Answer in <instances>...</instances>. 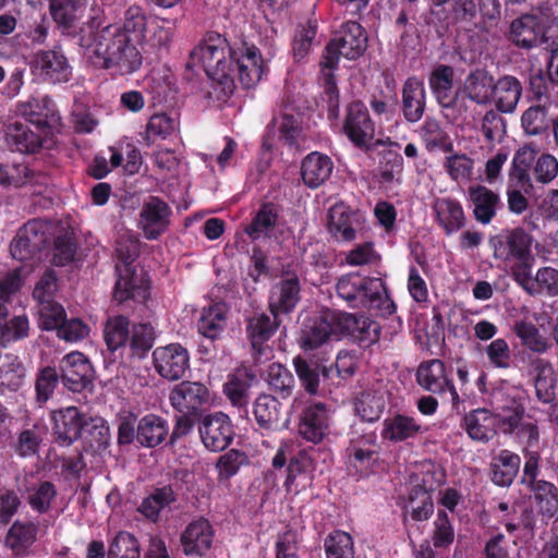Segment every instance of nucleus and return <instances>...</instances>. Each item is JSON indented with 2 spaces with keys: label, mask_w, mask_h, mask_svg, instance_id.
Instances as JSON below:
<instances>
[{
  "label": "nucleus",
  "mask_w": 558,
  "mask_h": 558,
  "mask_svg": "<svg viewBox=\"0 0 558 558\" xmlns=\"http://www.w3.org/2000/svg\"><path fill=\"white\" fill-rule=\"evenodd\" d=\"M191 59L199 63L209 78L206 98L217 106L234 93L235 80L246 89L255 86L265 71L260 50L246 41L230 45L226 36L207 32L192 50Z\"/></svg>",
  "instance_id": "1"
},
{
  "label": "nucleus",
  "mask_w": 558,
  "mask_h": 558,
  "mask_svg": "<svg viewBox=\"0 0 558 558\" xmlns=\"http://www.w3.org/2000/svg\"><path fill=\"white\" fill-rule=\"evenodd\" d=\"M119 25H108L93 32L89 38H82L86 47L93 49L90 56L95 66L113 70L119 75L136 72L143 62V57L136 41L119 34Z\"/></svg>",
  "instance_id": "2"
},
{
  "label": "nucleus",
  "mask_w": 558,
  "mask_h": 558,
  "mask_svg": "<svg viewBox=\"0 0 558 558\" xmlns=\"http://www.w3.org/2000/svg\"><path fill=\"white\" fill-rule=\"evenodd\" d=\"M336 292L351 308L379 310L384 315H391L397 310L380 278L349 272L338 279Z\"/></svg>",
  "instance_id": "3"
},
{
  "label": "nucleus",
  "mask_w": 558,
  "mask_h": 558,
  "mask_svg": "<svg viewBox=\"0 0 558 558\" xmlns=\"http://www.w3.org/2000/svg\"><path fill=\"white\" fill-rule=\"evenodd\" d=\"M492 413L501 434L515 436L527 447L539 442L537 422L526 414L525 398L521 393L502 395Z\"/></svg>",
  "instance_id": "4"
},
{
  "label": "nucleus",
  "mask_w": 558,
  "mask_h": 558,
  "mask_svg": "<svg viewBox=\"0 0 558 558\" xmlns=\"http://www.w3.org/2000/svg\"><path fill=\"white\" fill-rule=\"evenodd\" d=\"M367 45L365 28L356 21H347L328 41L319 64L327 70H337L341 57L357 60L366 51Z\"/></svg>",
  "instance_id": "5"
},
{
  "label": "nucleus",
  "mask_w": 558,
  "mask_h": 558,
  "mask_svg": "<svg viewBox=\"0 0 558 558\" xmlns=\"http://www.w3.org/2000/svg\"><path fill=\"white\" fill-rule=\"evenodd\" d=\"M137 244L131 243L124 246L119 243L117 254L123 266H117L118 278L114 283L112 298L118 304L128 301L145 303L149 298V280L143 274H137L132 267V263L137 256Z\"/></svg>",
  "instance_id": "6"
},
{
  "label": "nucleus",
  "mask_w": 558,
  "mask_h": 558,
  "mask_svg": "<svg viewBox=\"0 0 558 558\" xmlns=\"http://www.w3.org/2000/svg\"><path fill=\"white\" fill-rule=\"evenodd\" d=\"M52 225L44 219H32L19 229L10 244V253L20 262L36 257L52 239Z\"/></svg>",
  "instance_id": "7"
},
{
  "label": "nucleus",
  "mask_w": 558,
  "mask_h": 558,
  "mask_svg": "<svg viewBox=\"0 0 558 558\" xmlns=\"http://www.w3.org/2000/svg\"><path fill=\"white\" fill-rule=\"evenodd\" d=\"M342 133L356 148L371 150V142L375 137V122L363 101L353 100L347 105Z\"/></svg>",
  "instance_id": "8"
},
{
  "label": "nucleus",
  "mask_w": 558,
  "mask_h": 558,
  "mask_svg": "<svg viewBox=\"0 0 558 558\" xmlns=\"http://www.w3.org/2000/svg\"><path fill=\"white\" fill-rule=\"evenodd\" d=\"M434 7L448 5V13L454 23L476 24L496 21L500 17L498 0H429Z\"/></svg>",
  "instance_id": "9"
},
{
  "label": "nucleus",
  "mask_w": 558,
  "mask_h": 558,
  "mask_svg": "<svg viewBox=\"0 0 558 558\" xmlns=\"http://www.w3.org/2000/svg\"><path fill=\"white\" fill-rule=\"evenodd\" d=\"M490 246L494 251V257L502 262L534 260L532 255V235L523 228H513L504 230L501 233L490 238Z\"/></svg>",
  "instance_id": "10"
},
{
  "label": "nucleus",
  "mask_w": 558,
  "mask_h": 558,
  "mask_svg": "<svg viewBox=\"0 0 558 558\" xmlns=\"http://www.w3.org/2000/svg\"><path fill=\"white\" fill-rule=\"evenodd\" d=\"M415 381L424 391L439 397L448 393L452 404L460 402L453 380L449 377L445 363L439 359L421 362L415 372Z\"/></svg>",
  "instance_id": "11"
},
{
  "label": "nucleus",
  "mask_w": 558,
  "mask_h": 558,
  "mask_svg": "<svg viewBox=\"0 0 558 558\" xmlns=\"http://www.w3.org/2000/svg\"><path fill=\"white\" fill-rule=\"evenodd\" d=\"M172 208L159 196H148L138 214L137 227L144 238L154 241L167 232L171 225Z\"/></svg>",
  "instance_id": "12"
},
{
  "label": "nucleus",
  "mask_w": 558,
  "mask_h": 558,
  "mask_svg": "<svg viewBox=\"0 0 558 558\" xmlns=\"http://www.w3.org/2000/svg\"><path fill=\"white\" fill-rule=\"evenodd\" d=\"M338 311L326 310L318 315L306 317L300 330L299 343L304 350H314L338 335Z\"/></svg>",
  "instance_id": "13"
},
{
  "label": "nucleus",
  "mask_w": 558,
  "mask_h": 558,
  "mask_svg": "<svg viewBox=\"0 0 558 558\" xmlns=\"http://www.w3.org/2000/svg\"><path fill=\"white\" fill-rule=\"evenodd\" d=\"M190 353L181 343L173 342L157 347L153 351V365L163 379L175 381L182 379L190 371Z\"/></svg>",
  "instance_id": "14"
},
{
  "label": "nucleus",
  "mask_w": 558,
  "mask_h": 558,
  "mask_svg": "<svg viewBox=\"0 0 558 558\" xmlns=\"http://www.w3.org/2000/svg\"><path fill=\"white\" fill-rule=\"evenodd\" d=\"M337 323L339 337H349L360 348H369L379 340L380 325L368 316L338 311Z\"/></svg>",
  "instance_id": "15"
},
{
  "label": "nucleus",
  "mask_w": 558,
  "mask_h": 558,
  "mask_svg": "<svg viewBox=\"0 0 558 558\" xmlns=\"http://www.w3.org/2000/svg\"><path fill=\"white\" fill-rule=\"evenodd\" d=\"M198 433L205 448L213 452L227 449L235 435L230 417L223 412L205 415L198 424Z\"/></svg>",
  "instance_id": "16"
},
{
  "label": "nucleus",
  "mask_w": 558,
  "mask_h": 558,
  "mask_svg": "<svg viewBox=\"0 0 558 558\" xmlns=\"http://www.w3.org/2000/svg\"><path fill=\"white\" fill-rule=\"evenodd\" d=\"M62 385L72 392H82L93 385L94 368L85 354L73 351L59 362Z\"/></svg>",
  "instance_id": "17"
},
{
  "label": "nucleus",
  "mask_w": 558,
  "mask_h": 558,
  "mask_svg": "<svg viewBox=\"0 0 558 558\" xmlns=\"http://www.w3.org/2000/svg\"><path fill=\"white\" fill-rule=\"evenodd\" d=\"M169 400L179 413L201 416L210 402V391L201 381L183 380L171 389Z\"/></svg>",
  "instance_id": "18"
},
{
  "label": "nucleus",
  "mask_w": 558,
  "mask_h": 558,
  "mask_svg": "<svg viewBox=\"0 0 558 558\" xmlns=\"http://www.w3.org/2000/svg\"><path fill=\"white\" fill-rule=\"evenodd\" d=\"M25 122L47 134L61 125V117L52 98L49 96L32 97L19 106Z\"/></svg>",
  "instance_id": "19"
},
{
  "label": "nucleus",
  "mask_w": 558,
  "mask_h": 558,
  "mask_svg": "<svg viewBox=\"0 0 558 558\" xmlns=\"http://www.w3.org/2000/svg\"><path fill=\"white\" fill-rule=\"evenodd\" d=\"M50 420L56 442L61 447H69L81 438L87 418L78 408L66 407L53 410Z\"/></svg>",
  "instance_id": "20"
},
{
  "label": "nucleus",
  "mask_w": 558,
  "mask_h": 558,
  "mask_svg": "<svg viewBox=\"0 0 558 558\" xmlns=\"http://www.w3.org/2000/svg\"><path fill=\"white\" fill-rule=\"evenodd\" d=\"M256 383L255 372L247 366L236 367L227 377L222 391L241 416L247 415L250 403V389Z\"/></svg>",
  "instance_id": "21"
},
{
  "label": "nucleus",
  "mask_w": 558,
  "mask_h": 558,
  "mask_svg": "<svg viewBox=\"0 0 558 558\" xmlns=\"http://www.w3.org/2000/svg\"><path fill=\"white\" fill-rule=\"evenodd\" d=\"M301 301V284L296 275L282 278L270 290L268 308L277 319L291 314Z\"/></svg>",
  "instance_id": "22"
},
{
  "label": "nucleus",
  "mask_w": 558,
  "mask_h": 558,
  "mask_svg": "<svg viewBox=\"0 0 558 558\" xmlns=\"http://www.w3.org/2000/svg\"><path fill=\"white\" fill-rule=\"evenodd\" d=\"M294 371L304 390L315 396L319 393V386H329L333 379V365H326L318 361L306 360L300 355L293 359Z\"/></svg>",
  "instance_id": "23"
},
{
  "label": "nucleus",
  "mask_w": 558,
  "mask_h": 558,
  "mask_svg": "<svg viewBox=\"0 0 558 558\" xmlns=\"http://www.w3.org/2000/svg\"><path fill=\"white\" fill-rule=\"evenodd\" d=\"M329 411L323 402L307 404L300 416L299 434L303 439L319 444L328 434Z\"/></svg>",
  "instance_id": "24"
},
{
  "label": "nucleus",
  "mask_w": 558,
  "mask_h": 558,
  "mask_svg": "<svg viewBox=\"0 0 558 558\" xmlns=\"http://www.w3.org/2000/svg\"><path fill=\"white\" fill-rule=\"evenodd\" d=\"M544 17L523 14L510 24L509 39L519 48L530 50L543 46Z\"/></svg>",
  "instance_id": "25"
},
{
  "label": "nucleus",
  "mask_w": 558,
  "mask_h": 558,
  "mask_svg": "<svg viewBox=\"0 0 558 558\" xmlns=\"http://www.w3.org/2000/svg\"><path fill=\"white\" fill-rule=\"evenodd\" d=\"M374 447L375 441L371 438L357 437L350 441L347 448L348 469L353 476L363 478L373 473V466L378 460Z\"/></svg>",
  "instance_id": "26"
},
{
  "label": "nucleus",
  "mask_w": 558,
  "mask_h": 558,
  "mask_svg": "<svg viewBox=\"0 0 558 558\" xmlns=\"http://www.w3.org/2000/svg\"><path fill=\"white\" fill-rule=\"evenodd\" d=\"M215 532L208 520H194L181 534L182 550L186 556L202 557L211 548Z\"/></svg>",
  "instance_id": "27"
},
{
  "label": "nucleus",
  "mask_w": 558,
  "mask_h": 558,
  "mask_svg": "<svg viewBox=\"0 0 558 558\" xmlns=\"http://www.w3.org/2000/svg\"><path fill=\"white\" fill-rule=\"evenodd\" d=\"M34 64L40 75L50 83H65L71 78L72 68L60 50L38 51L35 54Z\"/></svg>",
  "instance_id": "28"
},
{
  "label": "nucleus",
  "mask_w": 558,
  "mask_h": 558,
  "mask_svg": "<svg viewBox=\"0 0 558 558\" xmlns=\"http://www.w3.org/2000/svg\"><path fill=\"white\" fill-rule=\"evenodd\" d=\"M426 107L424 82L417 76H410L402 86L401 111L409 123L418 122Z\"/></svg>",
  "instance_id": "29"
},
{
  "label": "nucleus",
  "mask_w": 558,
  "mask_h": 558,
  "mask_svg": "<svg viewBox=\"0 0 558 558\" xmlns=\"http://www.w3.org/2000/svg\"><path fill=\"white\" fill-rule=\"evenodd\" d=\"M521 457L509 450L502 449L495 454L488 465V477L498 487H510L519 474Z\"/></svg>",
  "instance_id": "30"
},
{
  "label": "nucleus",
  "mask_w": 558,
  "mask_h": 558,
  "mask_svg": "<svg viewBox=\"0 0 558 558\" xmlns=\"http://www.w3.org/2000/svg\"><path fill=\"white\" fill-rule=\"evenodd\" d=\"M468 201L473 207L474 219L482 225L490 223L501 206L499 195L482 184L469 186Z\"/></svg>",
  "instance_id": "31"
},
{
  "label": "nucleus",
  "mask_w": 558,
  "mask_h": 558,
  "mask_svg": "<svg viewBox=\"0 0 558 558\" xmlns=\"http://www.w3.org/2000/svg\"><path fill=\"white\" fill-rule=\"evenodd\" d=\"M279 217V205L272 202H265L254 214L251 222L244 227V233L252 242L271 238L278 226Z\"/></svg>",
  "instance_id": "32"
},
{
  "label": "nucleus",
  "mask_w": 558,
  "mask_h": 558,
  "mask_svg": "<svg viewBox=\"0 0 558 558\" xmlns=\"http://www.w3.org/2000/svg\"><path fill=\"white\" fill-rule=\"evenodd\" d=\"M333 170L331 158L319 151H312L301 162V178L310 189H317L329 180Z\"/></svg>",
  "instance_id": "33"
},
{
  "label": "nucleus",
  "mask_w": 558,
  "mask_h": 558,
  "mask_svg": "<svg viewBox=\"0 0 558 558\" xmlns=\"http://www.w3.org/2000/svg\"><path fill=\"white\" fill-rule=\"evenodd\" d=\"M228 314V305L223 302L203 307L197 320V331L210 341L220 339L227 327Z\"/></svg>",
  "instance_id": "34"
},
{
  "label": "nucleus",
  "mask_w": 558,
  "mask_h": 558,
  "mask_svg": "<svg viewBox=\"0 0 558 558\" xmlns=\"http://www.w3.org/2000/svg\"><path fill=\"white\" fill-rule=\"evenodd\" d=\"M462 428L469 437L476 441L488 442L497 434L496 420L492 411L478 408L470 411L463 417Z\"/></svg>",
  "instance_id": "35"
},
{
  "label": "nucleus",
  "mask_w": 558,
  "mask_h": 558,
  "mask_svg": "<svg viewBox=\"0 0 558 558\" xmlns=\"http://www.w3.org/2000/svg\"><path fill=\"white\" fill-rule=\"evenodd\" d=\"M433 475L426 474L420 483H416L409 496L411 518L422 522L428 520L434 513L433 493L435 486L432 483Z\"/></svg>",
  "instance_id": "36"
},
{
  "label": "nucleus",
  "mask_w": 558,
  "mask_h": 558,
  "mask_svg": "<svg viewBox=\"0 0 558 558\" xmlns=\"http://www.w3.org/2000/svg\"><path fill=\"white\" fill-rule=\"evenodd\" d=\"M437 223L446 234H452L461 230L466 222L465 214L461 203L456 198H437L433 205Z\"/></svg>",
  "instance_id": "37"
},
{
  "label": "nucleus",
  "mask_w": 558,
  "mask_h": 558,
  "mask_svg": "<svg viewBox=\"0 0 558 558\" xmlns=\"http://www.w3.org/2000/svg\"><path fill=\"white\" fill-rule=\"evenodd\" d=\"M383 425V438L392 442L413 439L425 430L416 418L400 413L387 417Z\"/></svg>",
  "instance_id": "38"
},
{
  "label": "nucleus",
  "mask_w": 558,
  "mask_h": 558,
  "mask_svg": "<svg viewBox=\"0 0 558 558\" xmlns=\"http://www.w3.org/2000/svg\"><path fill=\"white\" fill-rule=\"evenodd\" d=\"M534 373L535 395L539 402L549 404L556 399L557 378L553 364L545 359L537 357L532 361Z\"/></svg>",
  "instance_id": "39"
},
{
  "label": "nucleus",
  "mask_w": 558,
  "mask_h": 558,
  "mask_svg": "<svg viewBox=\"0 0 558 558\" xmlns=\"http://www.w3.org/2000/svg\"><path fill=\"white\" fill-rule=\"evenodd\" d=\"M454 70L451 65L439 64L429 74L428 83L437 102L442 108H451L456 102L453 94Z\"/></svg>",
  "instance_id": "40"
},
{
  "label": "nucleus",
  "mask_w": 558,
  "mask_h": 558,
  "mask_svg": "<svg viewBox=\"0 0 558 558\" xmlns=\"http://www.w3.org/2000/svg\"><path fill=\"white\" fill-rule=\"evenodd\" d=\"M168 435V421L157 414H146L137 422V442L142 447L156 448Z\"/></svg>",
  "instance_id": "41"
},
{
  "label": "nucleus",
  "mask_w": 558,
  "mask_h": 558,
  "mask_svg": "<svg viewBox=\"0 0 558 558\" xmlns=\"http://www.w3.org/2000/svg\"><path fill=\"white\" fill-rule=\"evenodd\" d=\"M521 95L522 85L515 76L504 75L494 83L493 97L496 100V108L500 112H513Z\"/></svg>",
  "instance_id": "42"
},
{
  "label": "nucleus",
  "mask_w": 558,
  "mask_h": 558,
  "mask_svg": "<svg viewBox=\"0 0 558 558\" xmlns=\"http://www.w3.org/2000/svg\"><path fill=\"white\" fill-rule=\"evenodd\" d=\"M279 325V318H270L265 313L256 314L248 319L246 333L255 353L263 354L264 344L272 337Z\"/></svg>",
  "instance_id": "43"
},
{
  "label": "nucleus",
  "mask_w": 558,
  "mask_h": 558,
  "mask_svg": "<svg viewBox=\"0 0 558 558\" xmlns=\"http://www.w3.org/2000/svg\"><path fill=\"white\" fill-rule=\"evenodd\" d=\"M356 215L343 206L329 210L328 230L337 241L351 242L356 238Z\"/></svg>",
  "instance_id": "44"
},
{
  "label": "nucleus",
  "mask_w": 558,
  "mask_h": 558,
  "mask_svg": "<svg viewBox=\"0 0 558 558\" xmlns=\"http://www.w3.org/2000/svg\"><path fill=\"white\" fill-rule=\"evenodd\" d=\"M29 123L14 122L8 133V141L12 148L24 154L36 153L43 144V134L29 128Z\"/></svg>",
  "instance_id": "45"
},
{
  "label": "nucleus",
  "mask_w": 558,
  "mask_h": 558,
  "mask_svg": "<svg viewBox=\"0 0 558 558\" xmlns=\"http://www.w3.org/2000/svg\"><path fill=\"white\" fill-rule=\"evenodd\" d=\"M494 83V76L488 71L477 69L466 76L464 92L475 104L486 105L493 97Z\"/></svg>",
  "instance_id": "46"
},
{
  "label": "nucleus",
  "mask_w": 558,
  "mask_h": 558,
  "mask_svg": "<svg viewBox=\"0 0 558 558\" xmlns=\"http://www.w3.org/2000/svg\"><path fill=\"white\" fill-rule=\"evenodd\" d=\"M281 403L271 395H259L253 404V414L259 428L271 430L280 421Z\"/></svg>",
  "instance_id": "47"
},
{
  "label": "nucleus",
  "mask_w": 558,
  "mask_h": 558,
  "mask_svg": "<svg viewBox=\"0 0 558 558\" xmlns=\"http://www.w3.org/2000/svg\"><path fill=\"white\" fill-rule=\"evenodd\" d=\"M542 515L553 518L558 511V487L546 480H539L526 486Z\"/></svg>",
  "instance_id": "48"
},
{
  "label": "nucleus",
  "mask_w": 558,
  "mask_h": 558,
  "mask_svg": "<svg viewBox=\"0 0 558 558\" xmlns=\"http://www.w3.org/2000/svg\"><path fill=\"white\" fill-rule=\"evenodd\" d=\"M26 368L20 357L5 354L0 362V391H17L25 381Z\"/></svg>",
  "instance_id": "49"
},
{
  "label": "nucleus",
  "mask_w": 558,
  "mask_h": 558,
  "mask_svg": "<svg viewBox=\"0 0 558 558\" xmlns=\"http://www.w3.org/2000/svg\"><path fill=\"white\" fill-rule=\"evenodd\" d=\"M38 525L33 522H14L5 536V545L16 556L24 555L36 541Z\"/></svg>",
  "instance_id": "50"
},
{
  "label": "nucleus",
  "mask_w": 558,
  "mask_h": 558,
  "mask_svg": "<svg viewBox=\"0 0 558 558\" xmlns=\"http://www.w3.org/2000/svg\"><path fill=\"white\" fill-rule=\"evenodd\" d=\"M418 133L427 151L435 149H441L445 153L453 151V144L437 119L426 118Z\"/></svg>",
  "instance_id": "51"
},
{
  "label": "nucleus",
  "mask_w": 558,
  "mask_h": 558,
  "mask_svg": "<svg viewBox=\"0 0 558 558\" xmlns=\"http://www.w3.org/2000/svg\"><path fill=\"white\" fill-rule=\"evenodd\" d=\"M130 319L124 315L111 316L104 328V339L108 350L114 353L124 348L130 337Z\"/></svg>",
  "instance_id": "52"
},
{
  "label": "nucleus",
  "mask_w": 558,
  "mask_h": 558,
  "mask_svg": "<svg viewBox=\"0 0 558 558\" xmlns=\"http://www.w3.org/2000/svg\"><path fill=\"white\" fill-rule=\"evenodd\" d=\"M155 340L156 331L149 323L134 324L129 337L131 355L137 359L146 357L154 347Z\"/></svg>",
  "instance_id": "53"
},
{
  "label": "nucleus",
  "mask_w": 558,
  "mask_h": 558,
  "mask_svg": "<svg viewBox=\"0 0 558 558\" xmlns=\"http://www.w3.org/2000/svg\"><path fill=\"white\" fill-rule=\"evenodd\" d=\"M53 22L59 27L69 29L77 20V14L86 5V0H48Z\"/></svg>",
  "instance_id": "54"
},
{
  "label": "nucleus",
  "mask_w": 558,
  "mask_h": 558,
  "mask_svg": "<svg viewBox=\"0 0 558 558\" xmlns=\"http://www.w3.org/2000/svg\"><path fill=\"white\" fill-rule=\"evenodd\" d=\"M385 407L386 402L384 397L375 391L361 392L354 402L356 415L369 423H374L380 418Z\"/></svg>",
  "instance_id": "55"
},
{
  "label": "nucleus",
  "mask_w": 558,
  "mask_h": 558,
  "mask_svg": "<svg viewBox=\"0 0 558 558\" xmlns=\"http://www.w3.org/2000/svg\"><path fill=\"white\" fill-rule=\"evenodd\" d=\"M267 383L270 389L282 399L291 397L295 388V379L292 372L280 363L269 365Z\"/></svg>",
  "instance_id": "56"
},
{
  "label": "nucleus",
  "mask_w": 558,
  "mask_h": 558,
  "mask_svg": "<svg viewBox=\"0 0 558 558\" xmlns=\"http://www.w3.org/2000/svg\"><path fill=\"white\" fill-rule=\"evenodd\" d=\"M326 558H354L352 536L341 530H333L324 539Z\"/></svg>",
  "instance_id": "57"
},
{
  "label": "nucleus",
  "mask_w": 558,
  "mask_h": 558,
  "mask_svg": "<svg viewBox=\"0 0 558 558\" xmlns=\"http://www.w3.org/2000/svg\"><path fill=\"white\" fill-rule=\"evenodd\" d=\"M146 26L147 17L143 8L132 5L124 13V22L119 26V34H124L125 37L141 45L145 39Z\"/></svg>",
  "instance_id": "58"
},
{
  "label": "nucleus",
  "mask_w": 558,
  "mask_h": 558,
  "mask_svg": "<svg viewBox=\"0 0 558 558\" xmlns=\"http://www.w3.org/2000/svg\"><path fill=\"white\" fill-rule=\"evenodd\" d=\"M61 378L57 367L45 366L38 369L35 379V400L44 405L51 399Z\"/></svg>",
  "instance_id": "59"
},
{
  "label": "nucleus",
  "mask_w": 558,
  "mask_h": 558,
  "mask_svg": "<svg viewBox=\"0 0 558 558\" xmlns=\"http://www.w3.org/2000/svg\"><path fill=\"white\" fill-rule=\"evenodd\" d=\"M513 332L521 340V343L533 352L544 353L550 347L547 339L541 335L538 328L531 322H515Z\"/></svg>",
  "instance_id": "60"
},
{
  "label": "nucleus",
  "mask_w": 558,
  "mask_h": 558,
  "mask_svg": "<svg viewBox=\"0 0 558 558\" xmlns=\"http://www.w3.org/2000/svg\"><path fill=\"white\" fill-rule=\"evenodd\" d=\"M335 71L336 70H327L324 66H320L324 87L322 100L327 106L329 120H337L340 113V94L336 83Z\"/></svg>",
  "instance_id": "61"
},
{
  "label": "nucleus",
  "mask_w": 558,
  "mask_h": 558,
  "mask_svg": "<svg viewBox=\"0 0 558 558\" xmlns=\"http://www.w3.org/2000/svg\"><path fill=\"white\" fill-rule=\"evenodd\" d=\"M444 168L452 181H469L473 174L474 160L466 154L454 153L445 158Z\"/></svg>",
  "instance_id": "62"
},
{
  "label": "nucleus",
  "mask_w": 558,
  "mask_h": 558,
  "mask_svg": "<svg viewBox=\"0 0 558 558\" xmlns=\"http://www.w3.org/2000/svg\"><path fill=\"white\" fill-rule=\"evenodd\" d=\"M302 536L298 530L288 527L278 533L275 542V558H301Z\"/></svg>",
  "instance_id": "63"
},
{
  "label": "nucleus",
  "mask_w": 558,
  "mask_h": 558,
  "mask_svg": "<svg viewBox=\"0 0 558 558\" xmlns=\"http://www.w3.org/2000/svg\"><path fill=\"white\" fill-rule=\"evenodd\" d=\"M107 558H140V545L136 537L120 531L109 544Z\"/></svg>",
  "instance_id": "64"
}]
</instances>
